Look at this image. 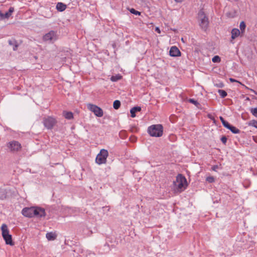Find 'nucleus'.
<instances>
[{"mask_svg":"<svg viewBox=\"0 0 257 257\" xmlns=\"http://www.w3.org/2000/svg\"><path fill=\"white\" fill-rule=\"evenodd\" d=\"M22 213L25 217L31 218L34 216H44L45 211L44 209L40 207H26L23 209Z\"/></svg>","mask_w":257,"mask_h":257,"instance_id":"f257e3e1","label":"nucleus"},{"mask_svg":"<svg viewBox=\"0 0 257 257\" xmlns=\"http://www.w3.org/2000/svg\"><path fill=\"white\" fill-rule=\"evenodd\" d=\"M187 186L186 179L181 174L177 176L176 180L173 182V189L176 193L184 191Z\"/></svg>","mask_w":257,"mask_h":257,"instance_id":"f03ea898","label":"nucleus"},{"mask_svg":"<svg viewBox=\"0 0 257 257\" xmlns=\"http://www.w3.org/2000/svg\"><path fill=\"white\" fill-rule=\"evenodd\" d=\"M148 132L152 137H160L163 135V127L161 124H154L149 126Z\"/></svg>","mask_w":257,"mask_h":257,"instance_id":"7ed1b4c3","label":"nucleus"},{"mask_svg":"<svg viewBox=\"0 0 257 257\" xmlns=\"http://www.w3.org/2000/svg\"><path fill=\"white\" fill-rule=\"evenodd\" d=\"M198 20L199 21L200 27L202 29H206L208 25L209 22L208 18L206 17L203 10L199 11L198 14Z\"/></svg>","mask_w":257,"mask_h":257,"instance_id":"20e7f679","label":"nucleus"},{"mask_svg":"<svg viewBox=\"0 0 257 257\" xmlns=\"http://www.w3.org/2000/svg\"><path fill=\"white\" fill-rule=\"evenodd\" d=\"M108 156V153L106 150L101 149L99 153L97 155L95 162L97 164L101 165L105 164Z\"/></svg>","mask_w":257,"mask_h":257,"instance_id":"39448f33","label":"nucleus"},{"mask_svg":"<svg viewBox=\"0 0 257 257\" xmlns=\"http://www.w3.org/2000/svg\"><path fill=\"white\" fill-rule=\"evenodd\" d=\"M87 108L97 117H102L103 115L102 109L96 105L88 103L87 104Z\"/></svg>","mask_w":257,"mask_h":257,"instance_id":"423d86ee","label":"nucleus"},{"mask_svg":"<svg viewBox=\"0 0 257 257\" xmlns=\"http://www.w3.org/2000/svg\"><path fill=\"white\" fill-rule=\"evenodd\" d=\"M56 122V119L52 116H47L43 119V124L47 129H52Z\"/></svg>","mask_w":257,"mask_h":257,"instance_id":"0eeeda50","label":"nucleus"},{"mask_svg":"<svg viewBox=\"0 0 257 257\" xmlns=\"http://www.w3.org/2000/svg\"><path fill=\"white\" fill-rule=\"evenodd\" d=\"M7 147L12 152H18L22 149V146L21 144L16 141H13L8 143Z\"/></svg>","mask_w":257,"mask_h":257,"instance_id":"6e6552de","label":"nucleus"},{"mask_svg":"<svg viewBox=\"0 0 257 257\" xmlns=\"http://www.w3.org/2000/svg\"><path fill=\"white\" fill-rule=\"evenodd\" d=\"M57 39L56 34L53 31H51L45 34L43 37V40L45 41H55Z\"/></svg>","mask_w":257,"mask_h":257,"instance_id":"1a4fd4ad","label":"nucleus"},{"mask_svg":"<svg viewBox=\"0 0 257 257\" xmlns=\"http://www.w3.org/2000/svg\"><path fill=\"white\" fill-rule=\"evenodd\" d=\"M169 53L171 56L178 57L181 56V52L179 49L176 46H173L171 48Z\"/></svg>","mask_w":257,"mask_h":257,"instance_id":"9d476101","label":"nucleus"},{"mask_svg":"<svg viewBox=\"0 0 257 257\" xmlns=\"http://www.w3.org/2000/svg\"><path fill=\"white\" fill-rule=\"evenodd\" d=\"M14 11V9L13 7H11L9 9V10L8 12L6 13L5 14H3L0 11V20H2L5 19H9L10 16L12 15V13Z\"/></svg>","mask_w":257,"mask_h":257,"instance_id":"9b49d317","label":"nucleus"},{"mask_svg":"<svg viewBox=\"0 0 257 257\" xmlns=\"http://www.w3.org/2000/svg\"><path fill=\"white\" fill-rule=\"evenodd\" d=\"M1 228L3 237L10 234L9 229L6 224H3Z\"/></svg>","mask_w":257,"mask_h":257,"instance_id":"f8f14e48","label":"nucleus"},{"mask_svg":"<svg viewBox=\"0 0 257 257\" xmlns=\"http://www.w3.org/2000/svg\"><path fill=\"white\" fill-rule=\"evenodd\" d=\"M5 240L6 243L10 245H14V243L13 241L12 235L9 234L3 237Z\"/></svg>","mask_w":257,"mask_h":257,"instance_id":"ddd939ff","label":"nucleus"},{"mask_svg":"<svg viewBox=\"0 0 257 257\" xmlns=\"http://www.w3.org/2000/svg\"><path fill=\"white\" fill-rule=\"evenodd\" d=\"M63 116L67 119H72L73 118V114L71 111H63Z\"/></svg>","mask_w":257,"mask_h":257,"instance_id":"4468645a","label":"nucleus"},{"mask_svg":"<svg viewBox=\"0 0 257 257\" xmlns=\"http://www.w3.org/2000/svg\"><path fill=\"white\" fill-rule=\"evenodd\" d=\"M141 110V107L140 106L133 107L130 110V112L131 114V117H135L136 116V113L137 112L140 111Z\"/></svg>","mask_w":257,"mask_h":257,"instance_id":"2eb2a0df","label":"nucleus"},{"mask_svg":"<svg viewBox=\"0 0 257 257\" xmlns=\"http://www.w3.org/2000/svg\"><path fill=\"white\" fill-rule=\"evenodd\" d=\"M240 34V31L237 29H233L231 31V38L234 39L237 38Z\"/></svg>","mask_w":257,"mask_h":257,"instance_id":"dca6fc26","label":"nucleus"},{"mask_svg":"<svg viewBox=\"0 0 257 257\" xmlns=\"http://www.w3.org/2000/svg\"><path fill=\"white\" fill-rule=\"evenodd\" d=\"M66 9V5L62 3H58L56 5V9L60 12H63Z\"/></svg>","mask_w":257,"mask_h":257,"instance_id":"f3484780","label":"nucleus"},{"mask_svg":"<svg viewBox=\"0 0 257 257\" xmlns=\"http://www.w3.org/2000/svg\"><path fill=\"white\" fill-rule=\"evenodd\" d=\"M56 237V235L53 232H48L46 234V238L48 240H54Z\"/></svg>","mask_w":257,"mask_h":257,"instance_id":"a211bd4d","label":"nucleus"},{"mask_svg":"<svg viewBox=\"0 0 257 257\" xmlns=\"http://www.w3.org/2000/svg\"><path fill=\"white\" fill-rule=\"evenodd\" d=\"M227 128L230 130V131L233 134H238L239 133V130L238 128L235 126L230 125V124L228 127Z\"/></svg>","mask_w":257,"mask_h":257,"instance_id":"6ab92c4d","label":"nucleus"},{"mask_svg":"<svg viewBox=\"0 0 257 257\" xmlns=\"http://www.w3.org/2000/svg\"><path fill=\"white\" fill-rule=\"evenodd\" d=\"M122 78V76L120 74H117L114 76H112L110 78L111 81L113 82L117 81L119 80H120Z\"/></svg>","mask_w":257,"mask_h":257,"instance_id":"aec40b11","label":"nucleus"},{"mask_svg":"<svg viewBox=\"0 0 257 257\" xmlns=\"http://www.w3.org/2000/svg\"><path fill=\"white\" fill-rule=\"evenodd\" d=\"M247 125L257 128V120L255 119L251 120L247 122Z\"/></svg>","mask_w":257,"mask_h":257,"instance_id":"412c9836","label":"nucleus"},{"mask_svg":"<svg viewBox=\"0 0 257 257\" xmlns=\"http://www.w3.org/2000/svg\"><path fill=\"white\" fill-rule=\"evenodd\" d=\"M120 106V102L119 100H116L113 102V107L115 109H118Z\"/></svg>","mask_w":257,"mask_h":257,"instance_id":"4be33fe9","label":"nucleus"},{"mask_svg":"<svg viewBox=\"0 0 257 257\" xmlns=\"http://www.w3.org/2000/svg\"><path fill=\"white\" fill-rule=\"evenodd\" d=\"M229 80H230V82H238V83H239L240 84H241V85H242L243 86H244L246 89H249V88H248L247 86H245L244 84H242L240 82H239V81H237V80H235V79H233V78H229ZM249 90H250V91H251L253 92H255V91H254L253 89H249Z\"/></svg>","mask_w":257,"mask_h":257,"instance_id":"5701e85b","label":"nucleus"},{"mask_svg":"<svg viewBox=\"0 0 257 257\" xmlns=\"http://www.w3.org/2000/svg\"><path fill=\"white\" fill-rule=\"evenodd\" d=\"M218 92L222 98H224L227 96V93L225 90L219 89Z\"/></svg>","mask_w":257,"mask_h":257,"instance_id":"b1692460","label":"nucleus"},{"mask_svg":"<svg viewBox=\"0 0 257 257\" xmlns=\"http://www.w3.org/2000/svg\"><path fill=\"white\" fill-rule=\"evenodd\" d=\"M220 119L221 121V122L224 127L226 128L228 127L230 124L228 122L225 121L222 116L220 117Z\"/></svg>","mask_w":257,"mask_h":257,"instance_id":"393cba45","label":"nucleus"},{"mask_svg":"<svg viewBox=\"0 0 257 257\" xmlns=\"http://www.w3.org/2000/svg\"><path fill=\"white\" fill-rule=\"evenodd\" d=\"M246 27L245 24L244 22L242 21L240 23L239 28L241 30V33H243L244 32L245 29Z\"/></svg>","mask_w":257,"mask_h":257,"instance_id":"a878e982","label":"nucleus"},{"mask_svg":"<svg viewBox=\"0 0 257 257\" xmlns=\"http://www.w3.org/2000/svg\"><path fill=\"white\" fill-rule=\"evenodd\" d=\"M250 111L254 116L257 118V107L251 108Z\"/></svg>","mask_w":257,"mask_h":257,"instance_id":"bb28decb","label":"nucleus"},{"mask_svg":"<svg viewBox=\"0 0 257 257\" xmlns=\"http://www.w3.org/2000/svg\"><path fill=\"white\" fill-rule=\"evenodd\" d=\"M212 61L214 63H219L221 61L220 58L218 56H215L212 59Z\"/></svg>","mask_w":257,"mask_h":257,"instance_id":"cd10ccee","label":"nucleus"},{"mask_svg":"<svg viewBox=\"0 0 257 257\" xmlns=\"http://www.w3.org/2000/svg\"><path fill=\"white\" fill-rule=\"evenodd\" d=\"M206 180L209 183H212L214 182L215 179L213 177L209 176L206 178Z\"/></svg>","mask_w":257,"mask_h":257,"instance_id":"c85d7f7f","label":"nucleus"},{"mask_svg":"<svg viewBox=\"0 0 257 257\" xmlns=\"http://www.w3.org/2000/svg\"><path fill=\"white\" fill-rule=\"evenodd\" d=\"M130 11L132 14H135L136 15H141L140 12L135 10L134 9H131Z\"/></svg>","mask_w":257,"mask_h":257,"instance_id":"c756f323","label":"nucleus"},{"mask_svg":"<svg viewBox=\"0 0 257 257\" xmlns=\"http://www.w3.org/2000/svg\"><path fill=\"white\" fill-rule=\"evenodd\" d=\"M189 101L190 102L195 104V105H197V104H198V102L193 99H190Z\"/></svg>","mask_w":257,"mask_h":257,"instance_id":"7c9ffc66","label":"nucleus"},{"mask_svg":"<svg viewBox=\"0 0 257 257\" xmlns=\"http://www.w3.org/2000/svg\"><path fill=\"white\" fill-rule=\"evenodd\" d=\"M221 141L224 144H225L226 143L227 139L225 137H223L221 138Z\"/></svg>","mask_w":257,"mask_h":257,"instance_id":"2f4dec72","label":"nucleus"},{"mask_svg":"<svg viewBox=\"0 0 257 257\" xmlns=\"http://www.w3.org/2000/svg\"><path fill=\"white\" fill-rule=\"evenodd\" d=\"M155 31L158 33L159 34H160L161 33V31L160 30V29L158 28V27H156V29H155Z\"/></svg>","mask_w":257,"mask_h":257,"instance_id":"473e14b6","label":"nucleus"},{"mask_svg":"<svg viewBox=\"0 0 257 257\" xmlns=\"http://www.w3.org/2000/svg\"><path fill=\"white\" fill-rule=\"evenodd\" d=\"M218 168L217 166H214L213 167H212V170L213 171H216V169Z\"/></svg>","mask_w":257,"mask_h":257,"instance_id":"72a5a7b5","label":"nucleus"},{"mask_svg":"<svg viewBox=\"0 0 257 257\" xmlns=\"http://www.w3.org/2000/svg\"><path fill=\"white\" fill-rule=\"evenodd\" d=\"M176 3H181L183 0H174Z\"/></svg>","mask_w":257,"mask_h":257,"instance_id":"f704fd0d","label":"nucleus"}]
</instances>
